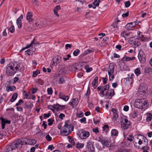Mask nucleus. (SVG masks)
Wrapping results in <instances>:
<instances>
[{
    "label": "nucleus",
    "instance_id": "obj_34",
    "mask_svg": "<svg viewBox=\"0 0 152 152\" xmlns=\"http://www.w3.org/2000/svg\"><path fill=\"white\" fill-rule=\"evenodd\" d=\"M1 127L2 129H3L5 128V126L6 125V124L5 123V122L4 121V118H2L1 119Z\"/></svg>",
    "mask_w": 152,
    "mask_h": 152
},
{
    "label": "nucleus",
    "instance_id": "obj_15",
    "mask_svg": "<svg viewBox=\"0 0 152 152\" xmlns=\"http://www.w3.org/2000/svg\"><path fill=\"white\" fill-rule=\"evenodd\" d=\"M32 14L31 12H28L27 13L26 15V19L29 22L33 21V19L32 18Z\"/></svg>",
    "mask_w": 152,
    "mask_h": 152
},
{
    "label": "nucleus",
    "instance_id": "obj_11",
    "mask_svg": "<svg viewBox=\"0 0 152 152\" xmlns=\"http://www.w3.org/2000/svg\"><path fill=\"white\" fill-rule=\"evenodd\" d=\"M138 58L140 61L144 63L145 61V56L144 52L142 50H140L139 52L138 56Z\"/></svg>",
    "mask_w": 152,
    "mask_h": 152
},
{
    "label": "nucleus",
    "instance_id": "obj_46",
    "mask_svg": "<svg viewBox=\"0 0 152 152\" xmlns=\"http://www.w3.org/2000/svg\"><path fill=\"white\" fill-rule=\"evenodd\" d=\"M83 113L82 112H80L79 113H78L77 114V117L80 118L82 117L83 116Z\"/></svg>",
    "mask_w": 152,
    "mask_h": 152
},
{
    "label": "nucleus",
    "instance_id": "obj_47",
    "mask_svg": "<svg viewBox=\"0 0 152 152\" xmlns=\"http://www.w3.org/2000/svg\"><path fill=\"white\" fill-rule=\"evenodd\" d=\"M92 131L93 132H95L96 134L98 133L99 132L98 128V127H96L92 129Z\"/></svg>",
    "mask_w": 152,
    "mask_h": 152
},
{
    "label": "nucleus",
    "instance_id": "obj_10",
    "mask_svg": "<svg viewBox=\"0 0 152 152\" xmlns=\"http://www.w3.org/2000/svg\"><path fill=\"white\" fill-rule=\"evenodd\" d=\"M109 86L106 85L103 87L102 90L100 92V94L102 96H104L105 95L106 96L108 95V91L109 90Z\"/></svg>",
    "mask_w": 152,
    "mask_h": 152
},
{
    "label": "nucleus",
    "instance_id": "obj_49",
    "mask_svg": "<svg viewBox=\"0 0 152 152\" xmlns=\"http://www.w3.org/2000/svg\"><path fill=\"white\" fill-rule=\"evenodd\" d=\"M69 96H64L62 98H61L63 100L65 101H67L69 99Z\"/></svg>",
    "mask_w": 152,
    "mask_h": 152
},
{
    "label": "nucleus",
    "instance_id": "obj_62",
    "mask_svg": "<svg viewBox=\"0 0 152 152\" xmlns=\"http://www.w3.org/2000/svg\"><path fill=\"white\" fill-rule=\"evenodd\" d=\"M100 122V121L99 120H95L94 119V123L95 124H99Z\"/></svg>",
    "mask_w": 152,
    "mask_h": 152
},
{
    "label": "nucleus",
    "instance_id": "obj_59",
    "mask_svg": "<svg viewBox=\"0 0 152 152\" xmlns=\"http://www.w3.org/2000/svg\"><path fill=\"white\" fill-rule=\"evenodd\" d=\"M36 82L41 85H42L43 84V81L41 80L40 79H38V80H37Z\"/></svg>",
    "mask_w": 152,
    "mask_h": 152
},
{
    "label": "nucleus",
    "instance_id": "obj_39",
    "mask_svg": "<svg viewBox=\"0 0 152 152\" xmlns=\"http://www.w3.org/2000/svg\"><path fill=\"white\" fill-rule=\"evenodd\" d=\"M29 143H28V144L29 145H34L35 144L36 142V140L34 139H30Z\"/></svg>",
    "mask_w": 152,
    "mask_h": 152
},
{
    "label": "nucleus",
    "instance_id": "obj_31",
    "mask_svg": "<svg viewBox=\"0 0 152 152\" xmlns=\"http://www.w3.org/2000/svg\"><path fill=\"white\" fill-rule=\"evenodd\" d=\"M85 68L86 70V72H91L92 70V68H90L88 65H87L85 66Z\"/></svg>",
    "mask_w": 152,
    "mask_h": 152
},
{
    "label": "nucleus",
    "instance_id": "obj_55",
    "mask_svg": "<svg viewBox=\"0 0 152 152\" xmlns=\"http://www.w3.org/2000/svg\"><path fill=\"white\" fill-rule=\"evenodd\" d=\"M65 117V115L63 113H60L59 115V118L61 119H63V117Z\"/></svg>",
    "mask_w": 152,
    "mask_h": 152
},
{
    "label": "nucleus",
    "instance_id": "obj_63",
    "mask_svg": "<svg viewBox=\"0 0 152 152\" xmlns=\"http://www.w3.org/2000/svg\"><path fill=\"white\" fill-rule=\"evenodd\" d=\"M21 103H23V100L20 99L19 100L18 102L16 104V106H18L20 105Z\"/></svg>",
    "mask_w": 152,
    "mask_h": 152
},
{
    "label": "nucleus",
    "instance_id": "obj_60",
    "mask_svg": "<svg viewBox=\"0 0 152 152\" xmlns=\"http://www.w3.org/2000/svg\"><path fill=\"white\" fill-rule=\"evenodd\" d=\"M129 14V12H127L126 13L123 14L122 15V16L124 18H125V17L126 18L128 16Z\"/></svg>",
    "mask_w": 152,
    "mask_h": 152
},
{
    "label": "nucleus",
    "instance_id": "obj_23",
    "mask_svg": "<svg viewBox=\"0 0 152 152\" xmlns=\"http://www.w3.org/2000/svg\"><path fill=\"white\" fill-rule=\"evenodd\" d=\"M146 115H147L146 121L148 122H149L152 118V114L151 113H147Z\"/></svg>",
    "mask_w": 152,
    "mask_h": 152
},
{
    "label": "nucleus",
    "instance_id": "obj_22",
    "mask_svg": "<svg viewBox=\"0 0 152 152\" xmlns=\"http://www.w3.org/2000/svg\"><path fill=\"white\" fill-rule=\"evenodd\" d=\"M87 147L88 148V149H91L93 148V145L90 140H88L87 142Z\"/></svg>",
    "mask_w": 152,
    "mask_h": 152
},
{
    "label": "nucleus",
    "instance_id": "obj_42",
    "mask_svg": "<svg viewBox=\"0 0 152 152\" xmlns=\"http://www.w3.org/2000/svg\"><path fill=\"white\" fill-rule=\"evenodd\" d=\"M72 101L74 103V105H77L78 103V99L77 98H75V99L72 100Z\"/></svg>",
    "mask_w": 152,
    "mask_h": 152
},
{
    "label": "nucleus",
    "instance_id": "obj_38",
    "mask_svg": "<svg viewBox=\"0 0 152 152\" xmlns=\"http://www.w3.org/2000/svg\"><path fill=\"white\" fill-rule=\"evenodd\" d=\"M7 28L11 33H13L15 31V28L13 26H12L10 28Z\"/></svg>",
    "mask_w": 152,
    "mask_h": 152
},
{
    "label": "nucleus",
    "instance_id": "obj_3",
    "mask_svg": "<svg viewBox=\"0 0 152 152\" xmlns=\"http://www.w3.org/2000/svg\"><path fill=\"white\" fill-rule=\"evenodd\" d=\"M68 121L65 122L64 126L61 131V133L62 135L66 136L69 135L73 130V127L71 124H68Z\"/></svg>",
    "mask_w": 152,
    "mask_h": 152
},
{
    "label": "nucleus",
    "instance_id": "obj_51",
    "mask_svg": "<svg viewBox=\"0 0 152 152\" xmlns=\"http://www.w3.org/2000/svg\"><path fill=\"white\" fill-rule=\"evenodd\" d=\"M80 121L81 123H83L84 124L86 123V118L85 117H83L80 119Z\"/></svg>",
    "mask_w": 152,
    "mask_h": 152
},
{
    "label": "nucleus",
    "instance_id": "obj_56",
    "mask_svg": "<svg viewBox=\"0 0 152 152\" xmlns=\"http://www.w3.org/2000/svg\"><path fill=\"white\" fill-rule=\"evenodd\" d=\"M48 149H50L51 151H52L53 149H54V147L53 146V145H49L48 147Z\"/></svg>",
    "mask_w": 152,
    "mask_h": 152
},
{
    "label": "nucleus",
    "instance_id": "obj_9",
    "mask_svg": "<svg viewBox=\"0 0 152 152\" xmlns=\"http://www.w3.org/2000/svg\"><path fill=\"white\" fill-rule=\"evenodd\" d=\"M50 23L49 21H47L42 22L39 23H36L35 24L37 27L35 28V29H39L40 28L45 27L49 25Z\"/></svg>",
    "mask_w": 152,
    "mask_h": 152
},
{
    "label": "nucleus",
    "instance_id": "obj_33",
    "mask_svg": "<svg viewBox=\"0 0 152 152\" xmlns=\"http://www.w3.org/2000/svg\"><path fill=\"white\" fill-rule=\"evenodd\" d=\"M84 146V144L78 142L77 144L76 147L77 148L80 149L83 148Z\"/></svg>",
    "mask_w": 152,
    "mask_h": 152
},
{
    "label": "nucleus",
    "instance_id": "obj_54",
    "mask_svg": "<svg viewBox=\"0 0 152 152\" xmlns=\"http://www.w3.org/2000/svg\"><path fill=\"white\" fill-rule=\"evenodd\" d=\"M115 94L114 90L113 89L111 90L109 94V95L110 96H112Z\"/></svg>",
    "mask_w": 152,
    "mask_h": 152
},
{
    "label": "nucleus",
    "instance_id": "obj_32",
    "mask_svg": "<svg viewBox=\"0 0 152 152\" xmlns=\"http://www.w3.org/2000/svg\"><path fill=\"white\" fill-rule=\"evenodd\" d=\"M34 43V41H32L30 44L27 45V46L25 48H23L20 51H21L25 49L28 48L30 47H32V44Z\"/></svg>",
    "mask_w": 152,
    "mask_h": 152
},
{
    "label": "nucleus",
    "instance_id": "obj_44",
    "mask_svg": "<svg viewBox=\"0 0 152 152\" xmlns=\"http://www.w3.org/2000/svg\"><path fill=\"white\" fill-rule=\"evenodd\" d=\"M45 139L48 141H51L52 139V137L49 134H48L46 136Z\"/></svg>",
    "mask_w": 152,
    "mask_h": 152
},
{
    "label": "nucleus",
    "instance_id": "obj_61",
    "mask_svg": "<svg viewBox=\"0 0 152 152\" xmlns=\"http://www.w3.org/2000/svg\"><path fill=\"white\" fill-rule=\"evenodd\" d=\"M129 107L128 106L125 105L124 108V110L125 111H127L129 110Z\"/></svg>",
    "mask_w": 152,
    "mask_h": 152
},
{
    "label": "nucleus",
    "instance_id": "obj_13",
    "mask_svg": "<svg viewBox=\"0 0 152 152\" xmlns=\"http://www.w3.org/2000/svg\"><path fill=\"white\" fill-rule=\"evenodd\" d=\"M137 24V22L134 21L133 22H131L128 23L125 26V28L129 30L132 28L134 27Z\"/></svg>",
    "mask_w": 152,
    "mask_h": 152
},
{
    "label": "nucleus",
    "instance_id": "obj_45",
    "mask_svg": "<svg viewBox=\"0 0 152 152\" xmlns=\"http://www.w3.org/2000/svg\"><path fill=\"white\" fill-rule=\"evenodd\" d=\"M118 117V115L117 113H115L113 114L112 119L113 120H116Z\"/></svg>",
    "mask_w": 152,
    "mask_h": 152
},
{
    "label": "nucleus",
    "instance_id": "obj_17",
    "mask_svg": "<svg viewBox=\"0 0 152 152\" xmlns=\"http://www.w3.org/2000/svg\"><path fill=\"white\" fill-rule=\"evenodd\" d=\"M61 9V7L59 5L56 6L54 9L53 11L54 14L57 16L59 17V15L58 13V10Z\"/></svg>",
    "mask_w": 152,
    "mask_h": 152
},
{
    "label": "nucleus",
    "instance_id": "obj_21",
    "mask_svg": "<svg viewBox=\"0 0 152 152\" xmlns=\"http://www.w3.org/2000/svg\"><path fill=\"white\" fill-rule=\"evenodd\" d=\"M129 34L126 31H124L122 32L121 33V37H124V38H127L129 37Z\"/></svg>",
    "mask_w": 152,
    "mask_h": 152
},
{
    "label": "nucleus",
    "instance_id": "obj_18",
    "mask_svg": "<svg viewBox=\"0 0 152 152\" xmlns=\"http://www.w3.org/2000/svg\"><path fill=\"white\" fill-rule=\"evenodd\" d=\"M19 140H20L22 141V145L23 144L24 142L25 144L26 145L28 144L29 143V140L27 138H23V139H20Z\"/></svg>",
    "mask_w": 152,
    "mask_h": 152
},
{
    "label": "nucleus",
    "instance_id": "obj_28",
    "mask_svg": "<svg viewBox=\"0 0 152 152\" xmlns=\"http://www.w3.org/2000/svg\"><path fill=\"white\" fill-rule=\"evenodd\" d=\"M134 73L137 76H139L141 74V73L139 68H137L135 69Z\"/></svg>",
    "mask_w": 152,
    "mask_h": 152
},
{
    "label": "nucleus",
    "instance_id": "obj_7",
    "mask_svg": "<svg viewBox=\"0 0 152 152\" xmlns=\"http://www.w3.org/2000/svg\"><path fill=\"white\" fill-rule=\"evenodd\" d=\"M136 138V139H134V141H133V143L134 145H136V144H137V142L139 144V145H141L142 143V141L143 140H144V142H145V140L147 141V140L143 136L139 134L135 137Z\"/></svg>",
    "mask_w": 152,
    "mask_h": 152
},
{
    "label": "nucleus",
    "instance_id": "obj_50",
    "mask_svg": "<svg viewBox=\"0 0 152 152\" xmlns=\"http://www.w3.org/2000/svg\"><path fill=\"white\" fill-rule=\"evenodd\" d=\"M90 94V90L89 87L87 89V92L85 94L86 95L88 96V98L89 97V96Z\"/></svg>",
    "mask_w": 152,
    "mask_h": 152
},
{
    "label": "nucleus",
    "instance_id": "obj_57",
    "mask_svg": "<svg viewBox=\"0 0 152 152\" xmlns=\"http://www.w3.org/2000/svg\"><path fill=\"white\" fill-rule=\"evenodd\" d=\"M141 37L142 40L143 41H146L148 39L147 38L145 37L143 35H142L141 36Z\"/></svg>",
    "mask_w": 152,
    "mask_h": 152
},
{
    "label": "nucleus",
    "instance_id": "obj_41",
    "mask_svg": "<svg viewBox=\"0 0 152 152\" xmlns=\"http://www.w3.org/2000/svg\"><path fill=\"white\" fill-rule=\"evenodd\" d=\"M80 52V51L78 49H76L73 52V55L75 56H77L79 53Z\"/></svg>",
    "mask_w": 152,
    "mask_h": 152
},
{
    "label": "nucleus",
    "instance_id": "obj_29",
    "mask_svg": "<svg viewBox=\"0 0 152 152\" xmlns=\"http://www.w3.org/2000/svg\"><path fill=\"white\" fill-rule=\"evenodd\" d=\"M118 133V131L115 129H113L111 132V134L112 136H117Z\"/></svg>",
    "mask_w": 152,
    "mask_h": 152
},
{
    "label": "nucleus",
    "instance_id": "obj_5",
    "mask_svg": "<svg viewBox=\"0 0 152 152\" xmlns=\"http://www.w3.org/2000/svg\"><path fill=\"white\" fill-rule=\"evenodd\" d=\"M115 66L112 63H110L108 69V73L109 76V79L110 80H112L114 78L113 75Z\"/></svg>",
    "mask_w": 152,
    "mask_h": 152
},
{
    "label": "nucleus",
    "instance_id": "obj_26",
    "mask_svg": "<svg viewBox=\"0 0 152 152\" xmlns=\"http://www.w3.org/2000/svg\"><path fill=\"white\" fill-rule=\"evenodd\" d=\"M147 144L145 146H144L142 148L143 150V152H149L148 151L149 150V148L148 146H147V145L148 144V142H147Z\"/></svg>",
    "mask_w": 152,
    "mask_h": 152
},
{
    "label": "nucleus",
    "instance_id": "obj_36",
    "mask_svg": "<svg viewBox=\"0 0 152 152\" xmlns=\"http://www.w3.org/2000/svg\"><path fill=\"white\" fill-rule=\"evenodd\" d=\"M93 4L95 6L93 7V9H94L96 8L95 6L98 7L99 5V3L97 2V0H94V2L93 3Z\"/></svg>",
    "mask_w": 152,
    "mask_h": 152
},
{
    "label": "nucleus",
    "instance_id": "obj_14",
    "mask_svg": "<svg viewBox=\"0 0 152 152\" xmlns=\"http://www.w3.org/2000/svg\"><path fill=\"white\" fill-rule=\"evenodd\" d=\"M15 64V67L17 72L18 71H23L24 70V67L22 64Z\"/></svg>",
    "mask_w": 152,
    "mask_h": 152
},
{
    "label": "nucleus",
    "instance_id": "obj_19",
    "mask_svg": "<svg viewBox=\"0 0 152 152\" xmlns=\"http://www.w3.org/2000/svg\"><path fill=\"white\" fill-rule=\"evenodd\" d=\"M16 89V87L14 86H7V88H6V90L7 91H13Z\"/></svg>",
    "mask_w": 152,
    "mask_h": 152
},
{
    "label": "nucleus",
    "instance_id": "obj_27",
    "mask_svg": "<svg viewBox=\"0 0 152 152\" xmlns=\"http://www.w3.org/2000/svg\"><path fill=\"white\" fill-rule=\"evenodd\" d=\"M35 49H36L35 48H33L31 49H30L28 50H27L26 51V52L27 53L28 55H30V54H31V52H34L35 51Z\"/></svg>",
    "mask_w": 152,
    "mask_h": 152
},
{
    "label": "nucleus",
    "instance_id": "obj_1",
    "mask_svg": "<svg viewBox=\"0 0 152 152\" xmlns=\"http://www.w3.org/2000/svg\"><path fill=\"white\" fill-rule=\"evenodd\" d=\"M147 101L145 99H138L135 101L134 106L137 108L145 110L147 108Z\"/></svg>",
    "mask_w": 152,
    "mask_h": 152
},
{
    "label": "nucleus",
    "instance_id": "obj_25",
    "mask_svg": "<svg viewBox=\"0 0 152 152\" xmlns=\"http://www.w3.org/2000/svg\"><path fill=\"white\" fill-rule=\"evenodd\" d=\"M17 93H15L13 94L12 96L11 99L10 100V101L11 102H13L17 98Z\"/></svg>",
    "mask_w": 152,
    "mask_h": 152
},
{
    "label": "nucleus",
    "instance_id": "obj_53",
    "mask_svg": "<svg viewBox=\"0 0 152 152\" xmlns=\"http://www.w3.org/2000/svg\"><path fill=\"white\" fill-rule=\"evenodd\" d=\"M67 57H64L63 59L65 61H66L69 59V58L71 57V56L69 54H68L66 55Z\"/></svg>",
    "mask_w": 152,
    "mask_h": 152
},
{
    "label": "nucleus",
    "instance_id": "obj_30",
    "mask_svg": "<svg viewBox=\"0 0 152 152\" xmlns=\"http://www.w3.org/2000/svg\"><path fill=\"white\" fill-rule=\"evenodd\" d=\"M16 23L19 28H21L22 27L21 20H19V19H17L16 20Z\"/></svg>",
    "mask_w": 152,
    "mask_h": 152
},
{
    "label": "nucleus",
    "instance_id": "obj_43",
    "mask_svg": "<svg viewBox=\"0 0 152 152\" xmlns=\"http://www.w3.org/2000/svg\"><path fill=\"white\" fill-rule=\"evenodd\" d=\"M48 94L49 95H51L53 93V91L51 88H48L47 89Z\"/></svg>",
    "mask_w": 152,
    "mask_h": 152
},
{
    "label": "nucleus",
    "instance_id": "obj_4",
    "mask_svg": "<svg viewBox=\"0 0 152 152\" xmlns=\"http://www.w3.org/2000/svg\"><path fill=\"white\" fill-rule=\"evenodd\" d=\"M14 64H9L7 67L6 75L8 76L13 75L17 72Z\"/></svg>",
    "mask_w": 152,
    "mask_h": 152
},
{
    "label": "nucleus",
    "instance_id": "obj_52",
    "mask_svg": "<svg viewBox=\"0 0 152 152\" xmlns=\"http://www.w3.org/2000/svg\"><path fill=\"white\" fill-rule=\"evenodd\" d=\"M124 4H125V6L126 7H129L130 5V3L129 1H126L124 2Z\"/></svg>",
    "mask_w": 152,
    "mask_h": 152
},
{
    "label": "nucleus",
    "instance_id": "obj_20",
    "mask_svg": "<svg viewBox=\"0 0 152 152\" xmlns=\"http://www.w3.org/2000/svg\"><path fill=\"white\" fill-rule=\"evenodd\" d=\"M135 58V57H124L123 58V61H128L130 60H132L134 59Z\"/></svg>",
    "mask_w": 152,
    "mask_h": 152
},
{
    "label": "nucleus",
    "instance_id": "obj_64",
    "mask_svg": "<svg viewBox=\"0 0 152 152\" xmlns=\"http://www.w3.org/2000/svg\"><path fill=\"white\" fill-rule=\"evenodd\" d=\"M64 96L63 93L62 92H60L59 94V97L61 99L63 97H64Z\"/></svg>",
    "mask_w": 152,
    "mask_h": 152
},
{
    "label": "nucleus",
    "instance_id": "obj_16",
    "mask_svg": "<svg viewBox=\"0 0 152 152\" xmlns=\"http://www.w3.org/2000/svg\"><path fill=\"white\" fill-rule=\"evenodd\" d=\"M98 141L100 142L102 144L103 146L108 147L109 146V145L107 144V142H106L105 141L103 140L101 138H99Z\"/></svg>",
    "mask_w": 152,
    "mask_h": 152
},
{
    "label": "nucleus",
    "instance_id": "obj_40",
    "mask_svg": "<svg viewBox=\"0 0 152 152\" xmlns=\"http://www.w3.org/2000/svg\"><path fill=\"white\" fill-rule=\"evenodd\" d=\"M75 1L78 2L77 4H80L81 5H82L84 3L86 2L84 0H75Z\"/></svg>",
    "mask_w": 152,
    "mask_h": 152
},
{
    "label": "nucleus",
    "instance_id": "obj_6",
    "mask_svg": "<svg viewBox=\"0 0 152 152\" xmlns=\"http://www.w3.org/2000/svg\"><path fill=\"white\" fill-rule=\"evenodd\" d=\"M122 129L124 130L127 129L130 125V122L124 117H121L120 120Z\"/></svg>",
    "mask_w": 152,
    "mask_h": 152
},
{
    "label": "nucleus",
    "instance_id": "obj_35",
    "mask_svg": "<svg viewBox=\"0 0 152 152\" xmlns=\"http://www.w3.org/2000/svg\"><path fill=\"white\" fill-rule=\"evenodd\" d=\"M134 139L133 136L132 135H130L127 138V140L130 142L133 141V140Z\"/></svg>",
    "mask_w": 152,
    "mask_h": 152
},
{
    "label": "nucleus",
    "instance_id": "obj_8",
    "mask_svg": "<svg viewBox=\"0 0 152 152\" xmlns=\"http://www.w3.org/2000/svg\"><path fill=\"white\" fill-rule=\"evenodd\" d=\"M90 133L83 129L80 130L79 132V137L82 139H86L89 136Z\"/></svg>",
    "mask_w": 152,
    "mask_h": 152
},
{
    "label": "nucleus",
    "instance_id": "obj_2",
    "mask_svg": "<svg viewBox=\"0 0 152 152\" xmlns=\"http://www.w3.org/2000/svg\"><path fill=\"white\" fill-rule=\"evenodd\" d=\"M22 147V141L18 140L15 141L14 143L6 146V152H15L16 148H20Z\"/></svg>",
    "mask_w": 152,
    "mask_h": 152
},
{
    "label": "nucleus",
    "instance_id": "obj_58",
    "mask_svg": "<svg viewBox=\"0 0 152 152\" xmlns=\"http://www.w3.org/2000/svg\"><path fill=\"white\" fill-rule=\"evenodd\" d=\"M51 115V114L50 113H48V114H44V116L45 118H48Z\"/></svg>",
    "mask_w": 152,
    "mask_h": 152
},
{
    "label": "nucleus",
    "instance_id": "obj_37",
    "mask_svg": "<svg viewBox=\"0 0 152 152\" xmlns=\"http://www.w3.org/2000/svg\"><path fill=\"white\" fill-rule=\"evenodd\" d=\"M40 72L39 70H36L34 71L33 72V76L34 77H35L37 76L38 74H39Z\"/></svg>",
    "mask_w": 152,
    "mask_h": 152
},
{
    "label": "nucleus",
    "instance_id": "obj_48",
    "mask_svg": "<svg viewBox=\"0 0 152 152\" xmlns=\"http://www.w3.org/2000/svg\"><path fill=\"white\" fill-rule=\"evenodd\" d=\"M97 83L96 82H95V81H93L92 82V86L94 88H96L97 86Z\"/></svg>",
    "mask_w": 152,
    "mask_h": 152
},
{
    "label": "nucleus",
    "instance_id": "obj_24",
    "mask_svg": "<svg viewBox=\"0 0 152 152\" xmlns=\"http://www.w3.org/2000/svg\"><path fill=\"white\" fill-rule=\"evenodd\" d=\"M67 138L68 139V140L69 142L73 145L74 146L75 145V142L74 139L70 137L69 136L67 137Z\"/></svg>",
    "mask_w": 152,
    "mask_h": 152
},
{
    "label": "nucleus",
    "instance_id": "obj_12",
    "mask_svg": "<svg viewBox=\"0 0 152 152\" xmlns=\"http://www.w3.org/2000/svg\"><path fill=\"white\" fill-rule=\"evenodd\" d=\"M61 57L59 56H56L53 57L52 60L53 64H55L59 63L61 61Z\"/></svg>",
    "mask_w": 152,
    "mask_h": 152
}]
</instances>
